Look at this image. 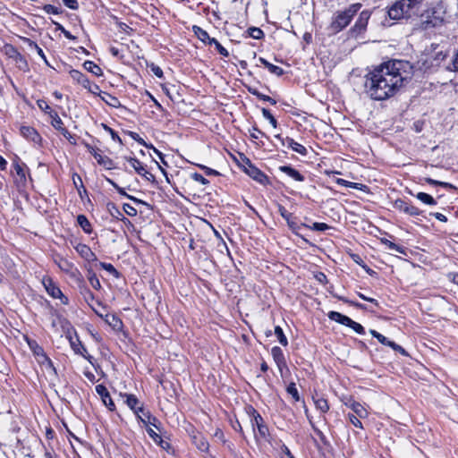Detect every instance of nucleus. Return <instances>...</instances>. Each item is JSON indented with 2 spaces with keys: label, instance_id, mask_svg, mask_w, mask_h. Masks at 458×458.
Wrapping results in <instances>:
<instances>
[{
  "label": "nucleus",
  "instance_id": "nucleus-13",
  "mask_svg": "<svg viewBox=\"0 0 458 458\" xmlns=\"http://www.w3.org/2000/svg\"><path fill=\"white\" fill-rule=\"evenodd\" d=\"M96 392L101 397L102 402L110 410L114 411L115 409V405L109 394L108 390L106 387L103 385H98L96 386Z\"/></svg>",
  "mask_w": 458,
  "mask_h": 458
},
{
  "label": "nucleus",
  "instance_id": "nucleus-44",
  "mask_svg": "<svg viewBox=\"0 0 458 458\" xmlns=\"http://www.w3.org/2000/svg\"><path fill=\"white\" fill-rule=\"evenodd\" d=\"M287 393L291 394L296 401L299 400V394L294 383H291L287 386Z\"/></svg>",
  "mask_w": 458,
  "mask_h": 458
},
{
  "label": "nucleus",
  "instance_id": "nucleus-62",
  "mask_svg": "<svg viewBox=\"0 0 458 458\" xmlns=\"http://www.w3.org/2000/svg\"><path fill=\"white\" fill-rule=\"evenodd\" d=\"M147 431L155 443L160 440L161 437L157 432H155L151 428H148Z\"/></svg>",
  "mask_w": 458,
  "mask_h": 458
},
{
  "label": "nucleus",
  "instance_id": "nucleus-38",
  "mask_svg": "<svg viewBox=\"0 0 458 458\" xmlns=\"http://www.w3.org/2000/svg\"><path fill=\"white\" fill-rule=\"evenodd\" d=\"M407 206H408V203L401 199L394 200V202L393 203L394 208H395L401 212H403L405 214H406V210H407Z\"/></svg>",
  "mask_w": 458,
  "mask_h": 458
},
{
  "label": "nucleus",
  "instance_id": "nucleus-45",
  "mask_svg": "<svg viewBox=\"0 0 458 458\" xmlns=\"http://www.w3.org/2000/svg\"><path fill=\"white\" fill-rule=\"evenodd\" d=\"M348 420L354 427L362 428V423L360 422L358 416L354 414H348Z\"/></svg>",
  "mask_w": 458,
  "mask_h": 458
},
{
  "label": "nucleus",
  "instance_id": "nucleus-29",
  "mask_svg": "<svg viewBox=\"0 0 458 458\" xmlns=\"http://www.w3.org/2000/svg\"><path fill=\"white\" fill-rule=\"evenodd\" d=\"M123 397L125 398V403L128 407L135 412V410H138L140 407L138 406L140 404L139 399L134 394H125Z\"/></svg>",
  "mask_w": 458,
  "mask_h": 458
},
{
  "label": "nucleus",
  "instance_id": "nucleus-57",
  "mask_svg": "<svg viewBox=\"0 0 458 458\" xmlns=\"http://www.w3.org/2000/svg\"><path fill=\"white\" fill-rule=\"evenodd\" d=\"M197 446L200 451L207 452L208 450L209 445L205 439L201 438L199 439V443H197Z\"/></svg>",
  "mask_w": 458,
  "mask_h": 458
},
{
  "label": "nucleus",
  "instance_id": "nucleus-51",
  "mask_svg": "<svg viewBox=\"0 0 458 458\" xmlns=\"http://www.w3.org/2000/svg\"><path fill=\"white\" fill-rule=\"evenodd\" d=\"M349 327L352 328L356 333L360 335H363L365 333L364 327L353 320Z\"/></svg>",
  "mask_w": 458,
  "mask_h": 458
},
{
  "label": "nucleus",
  "instance_id": "nucleus-14",
  "mask_svg": "<svg viewBox=\"0 0 458 458\" xmlns=\"http://www.w3.org/2000/svg\"><path fill=\"white\" fill-rule=\"evenodd\" d=\"M70 344L76 354L81 355L84 359L92 364L93 357L88 353L87 349L79 339L72 340V338L70 337Z\"/></svg>",
  "mask_w": 458,
  "mask_h": 458
},
{
  "label": "nucleus",
  "instance_id": "nucleus-22",
  "mask_svg": "<svg viewBox=\"0 0 458 458\" xmlns=\"http://www.w3.org/2000/svg\"><path fill=\"white\" fill-rule=\"evenodd\" d=\"M76 251L85 259L90 260L95 258V254L91 251L90 248L86 244H78L75 247Z\"/></svg>",
  "mask_w": 458,
  "mask_h": 458
},
{
  "label": "nucleus",
  "instance_id": "nucleus-3",
  "mask_svg": "<svg viewBox=\"0 0 458 458\" xmlns=\"http://www.w3.org/2000/svg\"><path fill=\"white\" fill-rule=\"evenodd\" d=\"M360 8L361 4L357 3L351 4L344 10L336 11L332 16L331 23L329 26L330 30L333 33H338L343 30L350 24L353 16L360 11Z\"/></svg>",
  "mask_w": 458,
  "mask_h": 458
},
{
  "label": "nucleus",
  "instance_id": "nucleus-49",
  "mask_svg": "<svg viewBox=\"0 0 458 458\" xmlns=\"http://www.w3.org/2000/svg\"><path fill=\"white\" fill-rule=\"evenodd\" d=\"M123 210L130 216H134L137 215L136 208L130 204H124Z\"/></svg>",
  "mask_w": 458,
  "mask_h": 458
},
{
  "label": "nucleus",
  "instance_id": "nucleus-15",
  "mask_svg": "<svg viewBox=\"0 0 458 458\" xmlns=\"http://www.w3.org/2000/svg\"><path fill=\"white\" fill-rule=\"evenodd\" d=\"M370 334L373 337L377 338L379 343H381L384 345H387L394 349V351H398L403 354H405V351L403 348H402L400 345L396 344L394 342L388 340L386 336L381 335L376 330L371 329Z\"/></svg>",
  "mask_w": 458,
  "mask_h": 458
},
{
  "label": "nucleus",
  "instance_id": "nucleus-33",
  "mask_svg": "<svg viewBox=\"0 0 458 458\" xmlns=\"http://www.w3.org/2000/svg\"><path fill=\"white\" fill-rule=\"evenodd\" d=\"M417 199H420L421 202L427 204V205H430V206H434L437 204L436 200L434 199V198L432 196H430L429 194L428 193H425V192H419L417 195H416Z\"/></svg>",
  "mask_w": 458,
  "mask_h": 458
},
{
  "label": "nucleus",
  "instance_id": "nucleus-53",
  "mask_svg": "<svg viewBox=\"0 0 458 458\" xmlns=\"http://www.w3.org/2000/svg\"><path fill=\"white\" fill-rule=\"evenodd\" d=\"M102 267L112 275L117 276L118 272L112 264L101 263Z\"/></svg>",
  "mask_w": 458,
  "mask_h": 458
},
{
  "label": "nucleus",
  "instance_id": "nucleus-50",
  "mask_svg": "<svg viewBox=\"0 0 458 458\" xmlns=\"http://www.w3.org/2000/svg\"><path fill=\"white\" fill-rule=\"evenodd\" d=\"M37 104H38V106L42 111H44V112H46V113H51V112H50V111H51V108H50V106H49V105L47 104V101L40 99V100H38ZM51 114H50V115H51Z\"/></svg>",
  "mask_w": 458,
  "mask_h": 458
},
{
  "label": "nucleus",
  "instance_id": "nucleus-32",
  "mask_svg": "<svg viewBox=\"0 0 458 458\" xmlns=\"http://www.w3.org/2000/svg\"><path fill=\"white\" fill-rule=\"evenodd\" d=\"M77 222L85 233H91V225L84 215H79L77 216Z\"/></svg>",
  "mask_w": 458,
  "mask_h": 458
},
{
  "label": "nucleus",
  "instance_id": "nucleus-64",
  "mask_svg": "<svg viewBox=\"0 0 458 458\" xmlns=\"http://www.w3.org/2000/svg\"><path fill=\"white\" fill-rule=\"evenodd\" d=\"M199 167L205 171V174L207 175H218L219 173L216 171V170H214L212 168H209L208 166H205V165H199Z\"/></svg>",
  "mask_w": 458,
  "mask_h": 458
},
{
  "label": "nucleus",
  "instance_id": "nucleus-9",
  "mask_svg": "<svg viewBox=\"0 0 458 458\" xmlns=\"http://www.w3.org/2000/svg\"><path fill=\"white\" fill-rule=\"evenodd\" d=\"M369 17L370 13L369 11H362L360 13L359 18L357 19L354 26L351 29V32L358 35L364 31L368 25Z\"/></svg>",
  "mask_w": 458,
  "mask_h": 458
},
{
  "label": "nucleus",
  "instance_id": "nucleus-48",
  "mask_svg": "<svg viewBox=\"0 0 458 458\" xmlns=\"http://www.w3.org/2000/svg\"><path fill=\"white\" fill-rule=\"evenodd\" d=\"M406 214L412 216H416L420 214V211L418 208L408 203Z\"/></svg>",
  "mask_w": 458,
  "mask_h": 458
},
{
  "label": "nucleus",
  "instance_id": "nucleus-34",
  "mask_svg": "<svg viewBox=\"0 0 458 458\" xmlns=\"http://www.w3.org/2000/svg\"><path fill=\"white\" fill-rule=\"evenodd\" d=\"M352 411L355 413L354 415L360 419L366 418L369 415L367 409L360 403H358L356 405H353Z\"/></svg>",
  "mask_w": 458,
  "mask_h": 458
},
{
  "label": "nucleus",
  "instance_id": "nucleus-2",
  "mask_svg": "<svg viewBox=\"0 0 458 458\" xmlns=\"http://www.w3.org/2000/svg\"><path fill=\"white\" fill-rule=\"evenodd\" d=\"M422 0H395L389 8L388 15L392 20L407 19L416 14Z\"/></svg>",
  "mask_w": 458,
  "mask_h": 458
},
{
  "label": "nucleus",
  "instance_id": "nucleus-60",
  "mask_svg": "<svg viewBox=\"0 0 458 458\" xmlns=\"http://www.w3.org/2000/svg\"><path fill=\"white\" fill-rule=\"evenodd\" d=\"M145 421H146L145 426L152 425V426L157 428V423L158 422V420L156 417L152 416L151 414L147 415V420H145Z\"/></svg>",
  "mask_w": 458,
  "mask_h": 458
},
{
  "label": "nucleus",
  "instance_id": "nucleus-56",
  "mask_svg": "<svg viewBox=\"0 0 458 458\" xmlns=\"http://www.w3.org/2000/svg\"><path fill=\"white\" fill-rule=\"evenodd\" d=\"M313 230H316V231H326L327 229L329 228V226L325 224V223H314L312 227H311Z\"/></svg>",
  "mask_w": 458,
  "mask_h": 458
},
{
  "label": "nucleus",
  "instance_id": "nucleus-58",
  "mask_svg": "<svg viewBox=\"0 0 458 458\" xmlns=\"http://www.w3.org/2000/svg\"><path fill=\"white\" fill-rule=\"evenodd\" d=\"M43 9L47 13H52V14L59 13L58 8L52 4H46Z\"/></svg>",
  "mask_w": 458,
  "mask_h": 458
},
{
  "label": "nucleus",
  "instance_id": "nucleus-30",
  "mask_svg": "<svg viewBox=\"0 0 458 458\" xmlns=\"http://www.w3.org/2000/svg\"><path fill=\"white\" fill-rule=\"evenodd\" d=\"M193 31H194L195 35L198 37V38L204 43L208 44V41H210V39L213 38H210L208 33L206 30H204L203 29H201L200 27L193 26Z\"/></svg>",
  "mask_w": 458,
  "mask_h": 458
},
{
  "label": "nucleus",
  "instance_id": "nucleus-61",
  "mask_svg": "<svg viewBox=\"0 0 458 458\" xmlns=\"http://www.w3.org/2000/svg\"><path fill=\"white\" fill-rule=\"evenodd\" d=\"M63 3L70 9L76 10L78 8L77 0H63Z\"/></svg>",
  "mask_w": 458,
  "mask_h": 458
},
{
  "label": "nucleus",
  "instance_id": "nucleus-31",
  "mask_svg": "<svg viewBox=\"0 0 458 458\" xmlns=\"http://www.w3.org/2000/svg\"><path fill=\"white\" fill-rule=\"evenodd\" d=\"M100 98L104 102H106L110 106L116 107L120 105V102L117 98H115L106 92H102V94L100 95Z\"/></svg>",
  "mask_w": 458,
  "mask_h": 458
},
{
  "label": "nucleus",
  "instance_id": "nucleus-21",
  "mask_svg": "<svg viewBox=\"0 0 458 458\" xmlns=\"http://www.w3.org/2000/svg\"><path fill=\"white\" fill-rule=\"evenodd\" d=\"M103 319L114 329H119L123 325L122 320L114 314L106 313Z\"/></svg>",
  "mask_w": 458,
  "mask_h": 458
},
{
  "label": "nucleus",
  "instance_id": "nucleus-43",
  "mask_svg": "<svg viewBox=\"0 0 458 458\" xmlns=\"http://www.w3.org/2000/svg\"><path fill=\"white\" fill-rule=\"evenodd\" d=\"M85 89H87L90 93H92L94 95H98L99 97L102 94L99 87L97 84L92 83L90 81L89 82V84L87 85V87Z\"/></svg>",
  "mask_w": 458,
  "mask_h": 458
},
{
  "label": "nucleus",
  "instance_id": "nucleus-7",
  "mask_svg": "<svg viewBox=\"0 0 458 458\" xmlns=\"http://www.w3.org/2000/svg\"><path fill=\"white\" fill-rule=\"evenodd\" d=\"M126 160L138 174L149 182L155 181V176L146 169L140 160L135 157H126Z\"/></svg>",
  "mask_w": 458,
  "mask_h": 458
},
{
  "label": "nucleus",
  "instance_id": "nucleus-11",
  "mask_svg": "<svg viewBox=\"0 0 458 458\" xmlns=\"http://www.w3.org/2000/svg\"><path fill=\"white\" fill-rule=\"evenodd\" d=\"M87 149L99 165H103L106 169L112 168V160L108 157L102 155L100 150L89 145H87Z\"/></svg>",
  "mask_w": 458,
  "mask_h": 458
},
{
  "label": "nucleus",
  "instance_id": "nucleus-24",
  "mask_svg": "<svg viewBox=\"0 0 458 458\" xmlns=\"http://www.w3.org/2000/svg\"><path fill=\"white\" fill-rule=\"evenodd\" d=\"M286 142L288 148H291L293 151L301 154V156H306L308 154L307 148L303 145L296 142L294 140L286 138Z\"/></svg>",
  "mask_w": 458,
  "mask_h": 458
},
{
  "label": "nucleus",
  "instance_id": "nucleus-6",
  "mask_svg": "<svg viewBox=\"0 0 458 458\" xmlns=\"http://www.w3.org/2000/svg\"><path fill=\"white\" fill-rule=\"evenodd\" d=\"M243 170L244 172L253 180L259 182L262 185H266L268 182L267 176L262 173L259 168L251 164L250 159L244 158L243 160Z\"/></svg>",
  "mask_w": 458,
  "mask_h": 458
},
{
  "label": "nucleus",
  "instance_id": "nucleus-46",
  "mask_svg": "<svg viewBox=\"0 0 458 458\" xmlns=\"http://www.w3.org/2000/svg\"><path fill=\"white\" fill-rule=\"evenodd\" d=\"M385 244L387 246V248L391 250H394L396 252H399V253H404V250H403V248L390 242V241H386L385 242Z\"/></svg>",
  "mask_w": 458,
  "mask_h": 458
},
{
  "label": "nucleus",
  "instance_id": "nucleus-55",
  "mask_svg": "<svg viewBox=\"0 0 458 458\" xmlns=\"http://www.w3.org/2000/svg\"><path fill=\"white\" fill-rule=\"evenodd\" d=\"M192 179L195 182H199V183H201L203 185H206V184H208L209 182L205 177H203L201 174H197V173L192 174Z\"/></svg>",
  "mask_w": 458,
  "mask_h": 458
},
{
  "label": "nucleus",
  "instance_id": "nucleus-37",
  "mask_svg": "<svg viewBox=\"0 0 458 458\" xmlns=\"http://www.w3.org/2000/svg\"><path fill=\"white\" fill-rule=\"evenodd\" d=\"M208 44L215 45L216 50L223 56L227 57L229 55V52L216 38L210 39V41H208Z\"/></svg>",
  "mask_w": 458,
  "mask_h": 458
},
{
  "label": "nucleus",
  "instance_id": "nucleus-4",
  "mask_svg": "<svg viewBox=\"0 0 458 458\" xmlns=\"http://www.w3.org/2000/svg\"><path fill=\"white\" fill-rule=\"evenodd\" d=\"M445 8L439 3L421 14V24L425 30L441 28L445 22Z\"/></svg>",
  "mask_w": 458,
  "mask_h": 458
},
{
  "label": "nucleus",
  "instance_id": "nucleus-12",
  "mask_svg": "<svg viewBox=\"0 0 458 458\" xmlns=\"http://www.w3.org/2000/svg\"><path fill=\"white\" fill-rule=\"evenodd\" d=\"M252 415L253 417L250 420L252 427L254 428H257L259 435L263 437H266L268 429L267 426L264 424L263 418L255 410H252Z\"/></svg>",
  "mask_w": 458,
  "mask_h": 458
},
{
  "label": "nucleus",
  "instance_id": "nucleus-28",
  "mask_svg": "<svg viewBox=\"0 0 458 458\" xmlns=\"http://www.w3.org/2000/svg\"><path fill=\"white\" fill-rule=\"evenodd\" d=\"M83 67L85 68V70L93 73L96 76H101L103 74L102 69L92 61H85L83 64Z\"/></svg>",
  "mask_w": 458,
  "mask_h": 458
},
{
  "label": "nucleus",
  "instance_id": "nucleus-27",
  "mask_svg": "<svg viewBox=\"0 0 458 458\" xmlns=\"http://www.w3.org/2000/svg\"><path fill=\"white\" fill-rule=\"evenodd\" d=\"M313 402H314L316 408L318 411H320L321 412H327L328 411L329 405L327 403V401L326 399H324L323 397L318 396V395L314 396Z\"/></svg>",
  "mask_w": 458,
  "mask_h": 458
},
{
  "label": "nucleus",
  "instance_id": "nucleus-5",
  "mask_svg": "<svg viewBox=\"0 0 458 458\" xmlns=\"http://www.w3.org/2000/svg\"><path fill=\"white\" fill-rule=\"evenodd\" d=\"M42 284L47 293L54 299H60L61 302L64 305L68 304V298L64 295L60 288L49 276H44Z\"/></svg>",
  "mask_w": 458,
  "mask_h": 458
},
{
  "label": "nucleus",
  "instance_id": "nucleus-23",
  "mask_svg": "<svg viewBox=\"0 0 458 458\" xmlns=\"http://www.w3.org/2000/svg\"><path fill=\"white\" fill-rule=\"evenodd\" d=\"M55 262L62 271H64L67 274L73 273V269H74L73 264L71 263L70 261H68L67 259L59 258V259H55Z\"/></svg>",
  "mask_w": 458,
  "mask_h": 458
},
{
  "label": "nucleus",
  "instance_id": "nucleus-40",
  "mask_svg": "<svg viewBox=\"0 0 458 458\" xmlns=\"http://www.w3.org/2000/svg\"><path fill=\"white\" fill-rule=\"evenodd\" d=\"M336 182L339 185L345 186L348 188H352V189H360V186H361V184H360V183L348 182L346 180L340 179V178L336 180Z\"/></svg>",
  "mask_w": 458,
  "mask_h": 458
},
{
  "label": "nucleus",
  "instance_id": "nucleus-39",
  "mask_svg": "<svg viewBox=\"0 0 458 458\" xmlns=\"http://www.w3.org/2000/svg\"><path fill=\"white\" fill-rule=\"evenodd\" d=\"M262 114L264 116V118H266L267 120H268L269 123L274 127V128H276L277 126V122L276 120L275 119V117L273 116V114L270 113L269 110L266 109V108H263L262 109Z\"/></svg>",
  "mask_w": 458,
  "mask_h": 458
},
{
  "label": "nucleus",
  "instance_id": "nucleus-41",
  "mask_svg": "<svg viewBox=\"0 0 458 458\" xmlns=\"http://www.w3.org/2000/svg\"><path fill=\"white\" fill-rule=\"evenodd\" d=\"M249 35L252 38L259 39L264 36V33L259 28L252 27L249 29Z\"/></svg>",
  "mask_w": 458,
  "mask_h": 458
},
{
  "label": "nucleus",
  "instance_id": "nucleus-20",
  "mask_svg": "<svg viewBox=\"0 0 458 458\" xmlns=\"http://www.w3.org/2000/svg\"><path fill=\"white\" fill-rule=\"evenodd\" d=\"M70 76L74 81L81 84L83 88H86L89 82V80L87 78V76L78 70H71Z\"/></svg>",
  "mask_w": 458,
  "mask_h": 458
},
{
  "label": "nucleus",
  "instance_id": "nucleus-8",
  "mask_svg": "<svg viewBox=\"0 0 458 458\" xmlns=\"http://www.w3.org/2000/svg\"><path fill=\"white\" fill-rule=\"evenodd\" d=\"M51 117H52V125L55 129L58 130L62 134L63 136L67 139L72 144H75L76 143V140H75V138L74 136H72L67 129H65L64 126H63V122L61 120V118L58 116V114L56 113H53L51 114Z\"/></svg>",
  "mask_w": 458,
  "mask_h": 458
},
{
  "label": "nucleus",
  "instance_id": "nucleus-25",
  "mask_svg": "<svg viewBox=\"0 0 458 458\" xmlns=\"http://www.w3.org/2000/svg\"><path fill=\"white\" fill-rule=\"evenodd\" d=\"M259 63L262 64L271 73L276 74L277 76H280L284 73V70L276 65L272 64L268 61H267L265 58L260 57L259 59Z\"/></svg>",
  "mask_w": 458,
  "mask_h": 458
},
{
  "label": "nucleus",
  "instance_id": "nucleus-18",
  "mask_svg": "<svg viewBox=\"0 0 458 458\" xmlns=\"http://www.w3.org/2000/svg\"><path fill=\"white\" fill-rule=\"evenodd\" d=\"M328 318L331 320H334V321H335L339 324L344 325L346 327H350L352 322V318H350L349 317L343 315L337 311H330L328 313Z\"/></svg>",
  "mask_w": 458,
  "mask_h": 458
},
{
  "label": "nucleus",
  "instance_id": "nucleus-59",
  "mask_svg": "<svg viewBox=\"0 0 458 458\" xmlns=\"http://www.w3.org/2000/svg\"><path fill=\"white\" fill-rule=\"evenodd\" d=\"M278 210H279L280 215H281V216H283L286 221H287V220H289V219L293 216V215H292L290 212H288V211L285 209V208H284L283 206H279Z\"/></svg>",
  "mask_w": 458,
  "mask_h": 458
},
{
  "label": "nucleus",
  "instance_id": "nucleus-1",
  "mask_svg": "<svg viewBox=\"0 0 458 458\" xmlns=\"http://www.w3.org/2000/svg\"><path fill=\"white\" fill-rule=\"evenodd\" d=\"M412 75V66L407 61L394 59L384 62L366 75V92L374 100H386L400 92Z\"/></svg>",
  "mask_w": 458,
  "mask_h": 458
},
{
  "label": "nucleus",
  "instance_id": "nucleus-19",
  "mask_svg": "<svg viewBox=\"0 0 458 458\" xmlns=\"http://www.w3.org/2000/svg\"><path fill=\"white\" fill-rule=\"evenodd\" d=\"M279 170L285 174H287L289 177L293 178L294 181L297 182H303L304 176L301 174L296 169L293 168L289 165H282L279 167Z\"/></svg>",
  "mask_w": 458,
  "mask_h": 458
},
{
  "label": "nucleus",
  "instance_id": "nucleus-26",
  "mask_svg": "<svg viewBox=\"0 0 458 458\" xmlns=\"http://www.w3.org/2000/svg\"><path fill=\"white\" fill-rule=\"evenodd\" d=\"M28 344L30 348L33 351L34 354L41 356L44 360L47 361V363L50 366H52L50 360L46 356L43 349L40 346H38V344L35 341H28Z\"/></svg>",
  "mask_w": 458,
  "mask_h": 458
},
{
  "label": "nucleus",
  "instance_id": "nucleus-10",
  "mask_svg": "<svg viewBox=\"0 0 458 458\" xmlns=\"http://www.w3.org/2000/svg\"><path fill=\"white\" fill-rule=\"evenodd\" d=\"M439 47H434V54L428 55L426 63H429L428 67L438 66L446 57L447 54L443 49H438Z\"/></svg>",
  "mask_w": 458,
  "mask_h": 458
},
{
  "label": "nucleus",
  "instance_id": "nucleus-54",
  "mask_svg": "<svg viewBox=\"0 0 458 458\" xmlns=\"http://www.w3.org/2000/svg\"><path fill=\"white\" fill-rule=\"evenodd\" d=\"M103 127H104V129H105L106 131H108V132L110 133V135H111V137H112V139H113L114 140H117V141H119L120 143L122 142L121 138L117 135V133H116L113 129H111L110 127H108V126H107V125H106V124H103Z\"/></svg>",
  "mask_w": 458,
  "mask_h": 458
},
{
  "label": "nucleus",
  "instance_id": "nucleus-17",
  "mask_svg": "<svg viewBox=\"0 0 458 458\" xmlns=\"http://www.w3.org/2000/svg\"><path fill=\"white\" fill-rule=\"evenodd\" d=\"M271 354H272V357H273L276 364L277 365V367L279 369V371L282 373L283 369L286 368V362H285L284 355L282 349L278 346H274L271 349Z\"/></svg>",
  "mask_w": 458,
  "mask_h": 458
},
{
  "label": "nucleus",
  "instance_id": "nucleus-42",
  "mask_svg": "<svg viewBox=\"0 0 458 458\" xmlns=\"http://www.w3.org/2000/svg\"><path fill=\"white\" fill-rule=\"evenodd\" d=\"M89 281L94 289L98 290L101 287L100 282L96 274L89 273Z\"/></svg>",
  "mask_w": 458,
  "mask_h": 458
},
{
  "label": "nucleus",
  "instance_id": "nucleus-35",
  "mask_svg": "<svg viewBox=\"0 0 458 458\" xmlns=\"http://www.w3.org/2000/svg\"><path fill=\"white\" fill-rule=\"evenodd\" d=\"M275 335H276L279 343L283 345V346H286L288 344V341H287V338L286 336L284 335V332H283V329L279 327V326H276L275 327Z\"/></svg>",
  "mask_w": 458,
  "mask_h": 458
},
{
  "label": "nucleus",
  "instance_id": "nucleus-47",
  "mask_svg": "<svg viewBox=\"0 0 458 458\" xmlns=\"http://www.w3.org/2000/svg\"><path fill=\"white\" fill-rule=\"evenodd\" d=\"M287 222V225L288 226L290 227V229L295 233H298V230L300 229L301 225H299L297 224V222L294 221V218L293 216H292L289 220L286 221Z\"/></svg>",
  "mask_w": 458,
  "mask_h": 458
},
{
  "label": "nucleus",
  "instance_id": "nucleus-52",
  "mask_svg": "<svg viewBox=\"0 0 458 458\" xmlns=\"http://www.w3.org/2000/svg\"><path fill=\"white\" fill-rule=\"evenodd\" d=\"M108 182L113 185L114 188H115L117 190V191L121 194V195H123V196H126L127 198L131 199H133V200H136L135 198L126 194V192L124 191V190L121 187H119L114 182H113L112 180H108Z\"/></svg>",
  "mask_w": 458,
  "mask_h": 458
},
{
  "label": "nucleus",
  "instance_id": "nucleus-16",
  "mask_svg": "<svg viewBox=\"0 0 458 458\" xmlns=\"http://www.w3.org/2000/svg\"><path fill=\"white\" fill-rule=\"evenodd\" d=\"M20 131L21 134L28 140H30L34 143H39L41 141L40 135L33 127L22 125L20 128Z\"/></svg>",
  "mask_w": 458,
  "mask_h": 458
},
{
  "label": "nucleus",
  "instance_id": "nucleus-36",
  "mask_svg": "<svg viewBox=\"0 0 458 458\" xmlns=\"http://www.w3.org/2000/svg\"><path fill=\"white\" fill-rule=\"evenodd\" d=\"M135 415L137 416L138 420L142 422V424L145 426L147 420V415H150L148 411H146L142 405H140L138 410H135Z\"/></svg>",
  "mask_w": 458,
  "mask_h": 458
},
{
  "label": "nucleus",
  "instance_id": "nucleus-63",
  "mask_svg": "<svg viewBox=\"0 0 458 458\" xmlns=\"http://www.w3.org/2000/svg\"><path fill=\"white\" fill-rule=\"evenodd\" d=\"M30 45H31V46H33V47L36 49V51H37L38 55H39V56H40V57H41V58H42L46 63H47V57H46V55H45V54H44V52H43L42 48H41V47H39L36 43H33V42H31V43H30Z\"/></svg>",
  "mask_w": 458,
  "mask_h": 458
}]
</instances>
